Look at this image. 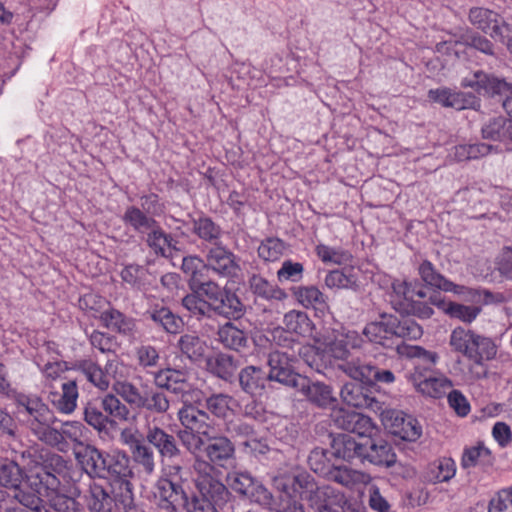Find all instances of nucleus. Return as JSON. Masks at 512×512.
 Segmentation results:
<instances>
[{"instance_id":"1","label":"nucleus","mask_w":512,"mask_h":512,"mask_svg":"<svg viewBox=\"0 0 512 512\" xmlns=\"http://www.w3.org/2000/svg\"><path fill=\"white\" fill-rule=\"evenodd\" d=\"M195 473L194 483L197 493L191 491L189 481L161 480L157 482L158 496L161 506L171 512H192L197 502L201 504L204 492L212 489L221 481L215 475L216 469L205 459L197 456L193 462Z\"/></svg>"},{"instance_id":"2","label":"nucleus","mask_w":512,"mask_h":512,"mask_svg":"<svg viewBox=\"0 0 512 512\" xmlns=\"http://www.w3.org/2000/svg\"><path fill=\"white\" fill-rule=\"evenodd\" d=\"M279 346V349L268 354L267 363L270 369L267 376L269 381H276L292 388L303 387L306 377L295 371V364L300 357L311 365L309 355L314 354L313 347L292 342L287 338L284 339L283 344L279 343Z\"/></svg>"},{"instance_id":"3","label":"nucleus","mask_w":512,"mask_h":512,"mask_svg":"<svg viewBox=\"0 0 512 512\" xmlns=\"http://www.w3.org/2000/svg\"><path fill=\"white\" fill-rule=\"evenodd\" d=\"M15 402L20 414H26V423L31 432L50 446H59L62 437L58 429L52 427L55 421L53 412L36 396L15 393Z\"/></svg>"},{"instance_id":"4","label":"nucleus","mask_w":512,"mask_h":512,"mask_svg":"<svg viewBox=\"0 0 512 512\" xmlns=\"http://www.w3.org/2000/svg\"><path fill=\"white\" fill-rule=\"evenodd\" d=\"M449 343L454 351L461 353L472 361L474 366L480 368L479 371H472L474 379L486 376L483 363L493 359L497 353L496 345L490 338L472 330L457 327L452 331Z\"/></svg>"},{"instance_id":"5","label":"nucleus","mask_w":512,"mask_h":512,"mask_svg":"<svg viewBox=\"0 0 512 512\" xmlns=\"http://www.w3.org/2000/svg\"><path fill=\"white\" fill-rule=\"evenodd\" d=\"M198 293L208 299V317L215 314L229 320H238L245 314V305L240 298L214 281L202 283Z\"/></svg>"},{"instance_id":"6","label":"nucleus","mask_w":512,"mask_h":512,"mask_svg":"<svg viewBox=\"0 0 512 512\" xmlns=\"http://www.w3.org/2000/svg\"><path fill=\"white\" fill-rule=\"evenodd\" d=\"M0 494L16 495L18 504L29 509L37 507L41 500L37 493L23 482V471L13 461H5L0 464Z\"/></svg>"},{"instance_id":"7","label":"nucleus","mask_w":512,"mask_h":512,"mask_svg":"<svg viewBox=\"0 0 512 512\" xmlns=\"http://www.w3.org/2000/svg\"><path fill=\"white\" fill-rule=\"evenodd\" d=\"M230 488L259 505L271 504V492L248 472L234 471L227 475Z\"/></svg>"},{"instance_id":"8","label":"nucleus","mask_w":512,"mask_h":512,"mask_svg":"<svg viewBox=\"0 0 512 512\" xmlns=\"http://www.w3.org/2000/svg\"><path fill=\"white\" fill-rule=\"evenodd\" d=\"M178 420L182 427L196 435H199L198 447L204 446V438L214 430L209 413L198 408L194 404L183 400V406L177 412Z\"/></svg>"},{"instance_id":"9","label":"nucleus","mask_w":512,"mask_h":512,"mask_svg":"<svg viewBox=\"0 0 512 512\" xmlns=\"http://www.w3.org/2000/svg\"><path fill=\"white\" fill-rule=\"evenodd\" d=\"M468 17L473 26L497 41L505 42L511 32L510 25L498 13L490 9L471 8Z\"/></svg>"},{"instance_id":"10","label":"nucleus","mask_w":512,"mask_h":512,"mask_svg":"<svg viewBox=\"0 0 512 512\" xmlns=\"http://www.w3.org/2000/svg\"><path fill=\"white\" fill-rule=\"evenodd\" d=\"M203 270H212L221 277L233 278L240 272L234 253L221 243L206 248Z\"/></svg>"},{"instance_id":"11","label":"nucleus","mask_w":512,"mask_h":512,"mask_svg":"<svg viewBox=\"0 0 512 512\" xmlns=\"http://www.w3.org/2000/svg\"><path fill=\"white\" fill-rule=\"evenodd\" d=\"M339 369L354 380L362 383L391 384L395 381L394 373L389 369L380 368L372 364L345 362L339 364Z\"/></svg>"},{"instance_id":"12","label":"nucleus","mask_w":512,"mask_h":512,"mask_svg":"<svg viewBox=\"0 0 512 512\" xmlns=\"http://www.w3.org/2000/svg\"><path fill=\"white\" fill-rule=\"evenodd\" d=\"M334 425L342 430L371 439L375 426L368 416L353 410L334 409L331 413Z\"/></svg>"},{"instance_id":"13","label":"nucleus","mask_w":512,"mask_h":512,"mask_svg":"<svg viewBox=\"0 0 512 512\" xmlns=\"http://www.w3.org/2000/svg\"><path fill=\"white\" fill-rule=\"evenodd\" d=\"M462 86L473 88L479 94L488 97L499 96L505 99L512 95V85L493 76H489L482 71H477L473 73L471 77L464 78Z\"/></svg>"},{"instance_id":"14","label":"nucleus","mask_w":512,"mask_h":512,"mask_svg":"<svg viewBox=\"0 0 512 512\" xmlns=\"http://www.w3.org/2000/svg\"><path fill=\"white\" fill-rule=\"evenodd\" d=\"M362 338L356 331H336L332 337L324 342V350L335 359L342 360V363L349 362L348 357L351 349L361 347ZM351 362H355L352 360Z\"/></svg>"},{"instance_id":"15","label":"nucleus","mask_w":512,"mask_h":512,"mask_svg":"<svg viewBox=\"0 0 512 512\" xmlns=\"http://www.w3.org/2000/svg\"><path fill=\"white\" fill-rule=\"evenodd\" d=\"M188 378V372L182 369L165 368L153 373L156 387L181 395L183 400H186L191 391Z\"/></svg>"},{"instance_id":"16","label":"nucleus","mask_w":512,"mask_h":512,"mask_svg":"<svg viewBox=\"0 0 512 512\" xmlns=\"http://www.w3.org/2000/svg\"><path fill=\"white\" fill-rule=\"evenodd\" d=\"M207 457L208 462L215 469L216 466L223 467L224 464L233 458L235 447L228 436H213L212 433L209 437L204 438V446L202 447ZM216 470L215 475L218 477Z\"/></svg>"},{"instance_id":"17","label":"nucleus","mask_w":512,"mask_h":512,"mask_svg":"<svg viewBox=\"0 0 512 512\" xmlns=\"http://www.w3.org/2000/svg\"><path fill=\"white\" fill-rule=\"evenodd\" d=\"M133 472L129 466V458L125 454H108L105 474L102 479L108 480L109 487L114 490L120 486L131 484Z\"/></svg>"},{"instance_id":"18","label":"nucleus","mask_w":512,"mask_h":512,"mask_svg":"<svg viewBox=\"0 0 512 512\" xmlns=\"http://www.w3.org/2000/svg\"><path fill=\"white\" fill-rule=\"evenodd\" d=\"M75 455L83 471L91 479H102V477H104L106 461L108 458L107 453L101 452L95 446L86 445L76 452Z\"/></svg>"},{"instance_id":"19","label":"nucleus","mask_w":512,"mask_h":512,"mask_svg":"<svg viewBox=\"0 0 512 512\" xmlns=\"http://www.w3.org/2000/svg\"><path fill=\"white\" fill-rule=\"evenodd\" d=\"M146 441L152 445L163 459L172 460L181 456V449L174 435L154 426L147 430Z\"/></svg>"},{"instance_id":"20","label":"nucleus","mask_w":512,"mask_h":512,"mask_svg":"<svg viewBox=\"0 0 512 512\" xmlns=\"http://www.w3.org/2000/svg\"><path fill=\"white\" fill-rule=\"evenodd\" d=\"M368 461L371 464L384 467H392L396 463V454L391 446L385 440L367 439L365 442V451L362 461Z\"/></svg>"},{"instance_id":"21","label":"nucleus","mask_w":512,"mask_h":512,"mask_svg":"<svg viewBox=\"0 0 512 512\" xmlns=\"http://www.w3.org/2000/svg\"><path fill=\"white\" fill-rule=\"evenodd\" d=\"M233 499L228 487L220 481L209 492H204V499L193 506L192 512H223Z\"/></svg>"},{"instance_id":"22","label":"nucleus","mask_w":512,"mask_h":512,"mask_svg":"<svg viewBox=\"0 0 512 512\" xmlns=\"http://www.w3.org/2000/svg\"><path fill=\"white\" fill-rule=\"evenodd\" d=\"M112 489L92 481L85 495L86 507L90 512H111L115 499Z\"/></svg>"},{"instance_id":"23","label":"nucleus","mask_w":512,"mask_h":512,"mask_svg":"<svg viewBox=\"0 0 512 512\" xmlns=\"http://www.w3.org/2000/svg\"><path fill=\"white\" fill-rule=\"evenodd\" d=\"M341 398L349 406L355 408H368L375 412L381 410V404L374 397L365 392L360 383H346L341 389Z\"/></svg>"},{"instance_id":"24","label":"nucleus","mask_w":512,"mask_h":512,"mask_svg":"<svg viewBox=\"0 0 512 512\" xmlns=\"http://www.w3.org/2000/svg\"><path fill=\"white\" fill-rule=\"evenodd\" d=\"M428 97L443 107H450L456 110L473 107L476 103L474 96L461 92H452L448 88L431 89L428 92Z\"/></svg>"},{"instance_id":"25","label":"nucleus","mask_w":512,"mask_h":512,"mask_svg":"<svg viewBox=\"0 0 512 512\" xmlns=\"http://www.w3.org/2000/svg\"><path fill=\"white\" fill-rule=\"evenodd\" d=\"M241 389L251 395H260L269 380L267 373L258 366H246L238 374Z\"/></svg>"},{"instance_id":"26","label":"nucleus","mask_w":512,"mask_h":512,"mask_svg":"<svg viewBox=\"0 0 512 512\" xmlns=\"http://www.w3.org/2000/svg\"><path fill=\"white\" fill-rule=\"evenodd\" d=\"M411 381L419 392L432 398L442 397L452 387L447 377H422L417 371L411 375Z\"/></svg>"},{"instance_id":"27","label":"nucleus","mask_w":512,"mask_h":512,"mask_svg":"<svg viewBox=\"0 0 512 512\" xmlns=\"http://www.w3.org/2000/svg\"><path fill=\"white\" fill-rule=\"evenodd\" d=\"M333 455L346 461L360 459L362 461L365 443L357 442L353 437L347 434H339L333 438L331 443Z\"/></svg>"},{"instance_id":"28","label":"nucleus","mask_w":512,"mask_h":512,"mask_svg":"<svg viewBox=\"0 0 512 512\" xmlns=\"http://www.w3.org/2000/svg\"><path fill=\"white\" fill-rule=\"evenodd\" d=\"M419 274L427 285L436 287L445 292L462 294L465 290L464 286L454 284L453 282L447 280L443 275L436 272L432 263L429 261H424L419 266Z\"/></svg>"},{"instance_id":"29","label":"nucleus","mask_w":512,"mask_h":512,"mask_svg":"<svg viewBox=\"0 0 512 512\" xmlns=\"http://www.w3.org/2000/svg\"><path fill=\"white\" fill-rule=\"evenodd\" d=\"M326 478L348 488L358 484H368L371 480L369 474L346 466H333L326 475Z\"/></svg>"},{"instance_id":"30","label":"nucleus","mask_w":512,"mask_h":512,"mask_svg":"<svg viewBox=\"0 0 512 512\" xmlns=\"http://www.w3.org/2000/svg\"><path fill=\"white\" fill-rule=\"evenodd\" d=\"M146 235V244L156 255L165 257L171 253V250L176 249L177 242L171 234L166 233L160 227L158 222Z\"/></svg>"},{"instance_id":"31","label":"nucleus","mask_w":512,"mask_h":512,"mask_svg":"<svg viewBox=\"0 0 512 512\" xmlns=\"http://www.w3.org/2000/svg\"><path fill=\"white\" fill-rule=\"evenodd\" d=\"M115 499L114 505L121 512H145L144 503L136 498L133 492V484L120 486L112 490Z\"/></svg>"},{"instance_id":"32","label":"nucleus","mask_w":512,"mask_h":512,"mask_svg":"<svg viewBox=\"0 0 512 512\" xmlns=\"http://www.w3.org/2000/svg\"><path fill=\"white\" fill-rule=\"evenodd\" d=\"M295 389L302 392L311 402L320 407H326L335 401L328 385L320 382L312 383L307 377L303 387H295Z\"/></svg>"},{"instance_id":"33","label":"nucleus","mask_w":512,"mask_h":512,"mask_svg":"<svg viewBox=\"0 0 512 512\" xmlns=\"http://www.w3.org/2000/svg\"><path fill=\"white\" fill-rule=\"evenodd\" d=\"M176 347L182 355L191 361L200 360L206 351L205 342L195 333H186L179 337Z\"/></svg>"},{"instance_id":"34","label":"nucleus","mask_w":512,"mask_h":512,"mask_svg":"<svg viewBox=\"0 0 512 512\" xmlns=\"http://www.w3.org/2000/svg\"><path fill=\"white\" fill-rule=\"evenodd\" d=\"M217 335L219 342L231 350L239 351L247 345L246 333L230 321L219 327Z\"/></svg>"},{"instance_id":"35","label":"nucleus","mask_w":512,"mask_h":512,"mask_svg":"<svg viewBox=\"0 0 512 512\" xmlns=\"http://www.w3.org/2000/svg\"><path fill=\"white\" fill-rule=\"evenodd\" d=\"M512 123L505 117H495L488 120L481 128V134L484 139L491 141L506 142L510 136Z\"/></svg>"},{"instance_id":"36","label":"nucleus","mask_w":512,"mask_h":512,"mask_svg":"<svg viewBox=\"0 0 512 512\" xmlns=\"http://www.w3.org/2000/svg\"><path fill=\"white\" fill-rule=\"evenodd\" d=\"M146 315L168 333H177L183 326L182 319L174 315L166 307L149 310L146 312Z\"/></svg>"},{"instance_id":"37","label":"nucleus","mask_w":512,"mask_h":512,"mask_svg":"<svg viewBox=\"0 0 512 512\" xmlns=\"http://www.w3.org/2000/svg\"><path fill=\"white\" fill-rule=\"evenodd\" d=\"M293 294L300 304L306 308L323 309L326 307V296L315 286H300L293 289Z\"/></svg>"},{"instance_id":"38","label":"nucleus","mask_w":512,"mask_h":512,"mask_svg":"<svg viewBox=\"0 0 512 512\" xmlns=\"http://www.w3.org/2000/svg\"><path fill=\"white\" fill-rule=\"evenodd\" d=\"M285 330L290 333L305 336L312 331V323L305 312L291 310L284 315Z\"/></svg>"},{"instance_id":"39","label":"nucleus","mask_w":512,"mask_h":512,"mask_svg":"<svg viewBox=\"0 0 512 512\" xmlns=\"http://www.w3.org/2000/svg\"><path fill=\"white\" fill-rule=\"evenodd\" d=\"M384 320L371 322L364 328V335L371 341L383 346H387L386 341L392 336V317L386 318L382 316Z\"/></svg>"},{"instance_id":"40","label":"nucleus","mask_w":512,"mask_h":512,"mask_svg":"<svg viewBox=\"0 0 512 512\" xmlns=\"http://www.w3.org/2000/svg\"><path fill=\"white\" fill-rule=\"evenodd\" d=\"M123 221L139 233H147L157 223L153 217L148 216L147 213L135 206H130L126 209Z\"/></svg>"},{"instance_id":"41","label":"nucleus","mask_w":512,"mask_h":512,"mask_svg":"<svg viewBox=\"0 0 512 512\" xmlns=\"http://www.w3.org/2000/svg\"><path fill=\"white\" fill-rule=\"evenodd\" d=\"M76 368L98 389L102 391L108 389V380L104 370L97 363L92 360H81L76 364Z\"/></svg>"},{"instance_id":"42","label":"nucleus","mask_w":512,"mask_h":512,"mask_svg":"<svg viewBox=\"0 0 512 512\" xmlns=\"http://www.w3.org/2000/svg\"><path fill=\"white\" fill-rule=\"evenodd\" d=\"M325 285L330 289H352L358 288V278L348 270H333L325 277Z\"/></svg>"},{"instance_id":"43","label":"nucleus","mask_w":512,"mask_h":512,"mask_svg":"<svg viewBox=\"0 0 512 512\" xmlns=\"http://www.w3.org/2000/svg\"><path fill=\"white\" fill-rule=\"evenodd\" d=\"M140 408L155 414H165L170 408V401L164 392L151 389L144 393Z\"/></svg>"},{"instance_id":"44","label":"nucleus","mask_w":512,"mask_h":512,"mask_svg":"<svg viewBox=\"0 0 512 512\" xmlns=\"http://www.w3.org/2000/svg\"><path fill=\"white\" fill-rule=\"evenodd\" d=\"M208 366L213 374L225 381H229L237 369L234 357L224 353L211 358Z\"/></svg>"},{"instance_id":"45","label":"nucleus","mask_w":512,"mask_h":512,"mask_svg":"<svg viewBox=\"0 0 512 512\" xmlns=\"http://www.w3.org/2000/svg\"><path fill=\"white\" fill-rule=\"evenodd\" d=\"M225 432L232 438L242 439L246 446H250V441L255 442L257 437L254 427L240 418L227 421Z\"/></svg>"},{"instance_id":"46","label":"nucleus","mask_w":512,"mask_h":512,"mask_svg":"<svg viewBox=\"0 0 512 512\" xmlns=\"http://www.w3.org/2000/svg\"><path fill=\"white\" fill-rule=\"evenodd\" d=\"M133 461L141 467L142 471L151 475L156 467V455L151 446L143 443H138L131 451Z\"/></svg>"},{"instance_id":"47","label":"nucleus","mask_w":512,"mask_h":512,"mask_svg":"<svg viewBox=\"0 0 512 512\" xmlns=\"http://www.w3.org/2000/svg\"><path fill=\"white\" fill-rule=\"evenodd\" d=\"M99 400L90 401L84 407V420L88 425L98 431L106 430L112 423L110 418L102 412Z\"/></svg>"},{"instance_id":"48","label":"nucleus","mask_w":512,"mask_h":512,"mask_svg":"<svg viewBox=\"0 0 512 512\" xmlns=\"http://www.w3.org/2000/svg\"><path fill=\"white\" fill-rule=\"evenodd\" d=\"M250 288L254 294L264 299H283L285 292L265 278L259 275H253L249 280Z\"/></svg>"},{"instance_id":"49","label":"nucleus","mask_w":512,"mask_h":512,"mask_svg":"<svg viewBox=\"0 0 512 512\" xmlns=\"http://www.w3.org/2000/svg\"><path fill=\"white\" fill-rule=\"evenodd\" d=\"M163 469L161 480L189 481V459L185 458L181 452V456L170 460Z\"/></svg>"},{"instance_id":"50","label":"nucleus","mask_w":512,"mask_h":512,"mask_svg":"<svg viewBox=\"0 0 512 512\" xmlns=\"http://www.w3.org/2000/svg\"><path fill=\"white\" fill-rule=\"evenodd\" d=\"M99 401L103 411L108 417L120 421H127L129 419L130 410L114 394L108 393L99 399Z\"/></svg>"},{"instance_id":"51","label":"nucleus","mask_w":512,"mask_h":512,"mask_svg":"<svg viewBox=\"0 0 512 512\" xmlns=\"http://www.w3.org/2000/svg\"><path fill=\"white\" fill-rule=\"evenodd\" d=\"M193 231L200 239L209 242L212 245L215 243H220L219 239L222 234L221 228L216 225L210 218L203 217L195 220Z\"/></svg>"},{"instance_id":"52","label":"nucleus","mask_w":512,"mask_h":512,"mask_svg":"<svg viewBox=\"0 0 512 512\" xmlns=\"http://www.w3.org/2000/svg\"><path fill=\"white\" fill-rule=\"evenodd\" d=\"M233 397L224 393H214L206 398L205 407L208 412L218 418H225L231 409Z\"/></svg>"},{"instance_id":"53","label":"nucleus","mask_w":512,"mask_h":512,"mask_svg":"<svg viewBox=\"0 0 512 512\" xmlns=\"http://www.w3.org/2000/svg\"><path fill=\"white\" fill-rule=\"evenodd\" d=\"M204 263L200 258L198 257H185L182 262V270L185 274L189 275L190 277V286L193 290H195L197 293L200 291V286L202 283L210 282L211 280H208L204 278L203 268L201 270H198V264Z\"/></svg>"},{"instance_id":"54","label":"nucleus","mask_w":512,"mask_h":512,"mask_svg":"<svg viewBox=\"0 0 512 512\" xmlns=\"http://www.w3.org/2000/svg\"><path fill=\"white\" fill-rule=\"evenodd\" d=\"M423 334L422 328L415 321L411 319H403L398 321L392 317V336L401 338L416 340Z\"/></svg>"},{"instance_id":"55","label":"nucleus","mask_w":512,"mask_h":512,"mask_svg":"<svg viewBox=\"0 0 512 512\" xmlns=\"http://www.w3.org/2000/svg\"><path fill=\"white\" fill-rule=\"evenodd\" d=\"M100 319L108 329L115 332L127 333L132 328L131 320L113 308L102 312Z\"/></svg>"},{"instance_id":"56","label":"nucleus","mask_w":512,"mask_h":512,"mask_svg":"<svg viewBox=\"0 0 512 512\" xmlns=\"http://www.w3.org/2000/svg\"><path fill=\"white\" fill-rule=\"evenodd\" d=\"M112 389L126 403L140 408L143 395L133 383L126 381V379L123 381H116L113 383Z\"/></svg>"},{"instance_id":"57","label":"nucleus","mask_w":512,"mask_h":512,"mask_svg":"<svg viewBox=\"0 0 512 512\" xmlns=\"http://www.w3.org/2000/svg\"><path fill=\"white\" fill-rule=\"evenodd\" d=\"M316 253L324 263H333L337 265L346 264L352 258L348 251L332 248L324 244H319L316 247Z\"/></svg>"},{"instance_id":"58","label":"nucleus","mask_w":512,"mask_h":512,"mask_svg":"<svg viewBox=\"0 0 512 512\" xmlns=\"http://www.w3.org/2000/svg\"><path fill=\"white\" fill-rule=\"evenodd\" d=\"M285 250L284 242L278 238H268L258 247V255L265 261H277Z\"/></svg>"},{"instance_id":"59","label":"nucleus","mask_w":512,"mask_h":512,"mask_svg":"<svg viewBox=\"0 0 512 512\" xmlns=\"http://www.w3.org/2000/svg\"><path fill=\"white\" fill-rule=\"evenodd\" d=\"M443 308L445 312L448 313L451 317L457 318L466 323H471L481 312V308L479 306H467L452 302Z\"/></svg>"},{"instance_id":"60","label":"nucleus","mask_w":512,"mask_h":512,"mask_svg":"<svg viewBox=\"0 0 512 512\" xmlns=\"http://www.w3.org/2000/svg\"><path fill=\"white\" fill-rule=\"evenodd\" d=\"M78 388L76 381L69 380L62 384V395L58 400V407L64 413L72 412L76 407Z\"/></svg>"},{"instance_id":"61","label":"nucleus","mask_w":512,"mask_h":512,"mask_svg":"<svg viewBox=\"0 0 512 512\" xmlns=\"http://www.w3.org/2000/svg\"><path fill=\"white\" fill-rule=\"evenodd\" d=\"M308 464L311 470L315 473L326 477L330 469L333 467L330 465L327 458V451L323 448H314L308 456Z\"/></svg>"},{"instance_id":"62","label":"nucleus","mask_w":512,"mask_h":512,"mask_svg":"<svg viewBox=\"0 0 512 512\" xmlns=\"http://www.w3.org/2000/svg\"><path fill=\"white\" fill-rule=\"evenodd\" d=\"M264 506L272 512H305L303 505L288 493L281 495L278 502H274L271 495V504Z\"/></svg>"},{"instance_id":"63","label":"nucleus","mask_w":512,"mask_h":512,"mask_svg":"<svg viewBox=\"0 0 512 512\" xmlns=\"http://www.w3.org/2000/svg\"><path fill=\"white\" fill-rule=\"evenodd\" d=\"M55 512H85L83 505L75 497L59 494L52 500Z\"/></svg>"},{"instance_id":"64","label":"nucleus","mask_w":512,"mask_h":512,"mask_svg":"<svg viewBox=\"0 0 512 512\" xmlns=\"http://www.w3.org/2000/svg\"><path fill=\"white\" fill-rule=\"evenodd\" d=\"M488 512H512V488L499 491L490 500Z\"/></svg>"}]
</instances>
